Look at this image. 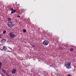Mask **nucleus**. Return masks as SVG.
Here are the masks:
<instances>
[{
    "mask_svg": "<svg viewBox=\"0 0 76 76\" xmlns=\"http://www.w3.org/2000/svg\"><path fill=\"white\" fill-rule=\"evenodd\" d=\"M7 19L8 21H11L12 19H11V18H7Z\"/></svg>",
    "mask_w": 76,
    "mask_h": 76,
    "instance_id": "obj_12",
    "label": "nucleus"
},
{
    "mask_svg": "<svg viewBox=\"0 0 76 76\" xmlns=\"http://www.w3.org/2000/svg\"><path fill=\"white\" fill-rule=\"evenodd\" d=\"M23 32L24 33H25L26 32V30L25 29H23Z\"/></svg>",
    "mask_w": 76,
    "mask_h": 76,
    "instance_id": "obj_11",
    "label": "nucleus"
},
{
    "mask_svg": "<svg viewBox=\"0 0 76 76\" xmlns=\"http://www.w3.org/2000/svg\"><path fill=\"white\" fill-rule=\"evenodd\" d=\"M17 17H18V18H20V15H18V16H17Z\"/></svg>",
    "mask_w": 76,
    "mask_h": 76,
    "instance_id": "obj_21",
    "label": "nucleus"
},
{
    "mask_svg": "<svg viewBox=\"0 0 76 76\" xmlns=\"http://www.w3.org/2000/svg\"><path fill=\"white\" fill-rule=\"evenodd\" d=\"M2 70L3 71V72H4V73H5V74H6V75H7V72H6V71H5V70L2 69Z\"/></svg>",
    "mask_w": 76,
    "mask_h": 76,
    "instance_id": "obj_8",
    "label": "nucleus"
},
{
    "mask_svg": "<svg viewBox=\"0 0 76 76\" xmlns=\"http://www.w3.org/2000/svg\"><path fill=\"white\" fill-rule=\"evenodd\" d=\"M18 4V5H19V4Z\"/></svg>",
    "mask_w": 76,
    "mask_h": 76,
    "instance_id": "obj_25",
    "label": "nucleus"
},
{
    "mask_svg": "<svg viewBox=\"0 0 76 76\" xmlns=\"http://www.w3.org/2000/svg\"><path fill=\"white\" fill-rule=\"evenodd\" d=\"M5 41H6V39H3L1 40V43H3Z\"/></svg>",
    "mask_w": 76,
    "mask_h": 76,
    "instance_id": "obj_7",
    "label": "nucleus"
},
{
    "mask_svg": "<svg viewBox=\"0 0 76 76\" xmlns=\"http://www.w3.org/2000/svg\"><path fill=\"white\" fill-rule=\"evenodd\" d=\"M20 11H23L24 10L23 9H20Z\"/></svg>",
    "mask_w": 76,
    "mask_h": 76,
    "instance_id": "obj_15",
    "label": "nucleus"
},
{
    "mask_svg": "<svg viewBox=\"0 0 76 76\" xmlns=\"http://www.w3.org/2000/svg\"><path fill=\"white\" fill-rule=\"evenodd\" d=\"M7 25L10 28H12V27H13L14 26V25L13 24V22L12 21L8 22L7 23Z\"/></svg>",
    "mask_w": 76,
    "mask_h": 76,
    "instance_id": "obj_3",
    "label": "nucleus"
},
{
    "mask_svg": "<svg viewBox=\"0 0 76 76\" xmlns=\"http://www.w3.org/2000/svg\"><path fill=\"white\" fill-rule=\"evenodd\" d=\"M64 47H67V46L66 45H64Z\"/></svg>",
    "mask_w": 76,
    "mask_h": 76,
    "instance_id": "obj_22",
    "label": "nucleus"
},
{
    "mask_svg": "<svg viewBox=\"0 0 76 76\" xmlns=\"http://www.w3.org/2000/svg\"><path fill=\"white\" fill-rule=\"evenodd\" d=\"M7 50V47L6 46H3L2 48V50L1 49V51L3 50V51H6Z\"/></svg>",
    "mask_w": 76,
    "mask_h": 76,
    "instance_id": "obj_5",
    "label": "nucleus"
},
{
    "mask_svg": "<svg viewBox=\"0 0 76 76\" xmlns=\"http://www.w3.org/2000/svg\"><path fill=\"white\" fill-rule=\"evenodd\" d=\"M16 12V10H13L11 12V13L13 14V13H14L15 12Z\"/></svg>",
    "mask_w": 76,
    "mask_h": 76,
    "instance_id": "obj_9",
    "label": "nucleus"
},
{
    "mask_svg": "<svg viewBox=\"0 0 76 76\" xmlns=\"http://www.w3.org/2000/svg\"><path fill=\"white\" fill-rule=\"evenodd\" d=\"M65 66L67 69H72L71 62H67L65 64Z\"/></svg>",
    "mask_w": 76,
    "mask_h": 76,
    "instance_id": "obj_1",
    "label": "nucleus"
},
{
    "mask_svg": "<svg viewBox=\"0 0 76 76\" xmlns=\"http://www.w3.org/2000/svg\"><path fill=\"white\" fill-rule=\"evenodd\" d=\"M73 50H74V49H73V48H71L69 50L70 51H73Z\"/></svg>",
    "mask_w": 76,
    "mask_h": 76,
    "instance_id": "obj_10",
    "label": "nucleus"
},
{
    "mask_svg": "<svg viewBox=\"0 0 76 76\" xmlns=\"http://www.w3.org/2000/svg\"><path fill=\"white\" fill-rule=\"evenodd\" d=\"M43 44L44 45H48V42L47 40H45L43 42Z\"/></svg>",
    "mask_w": 76,
    "mask_h": 76,
    "instance_id": "obj_4",
    "label": "nucleus"
},
{
    "mask_svg": "<svg viewBox=\"0 0 76 76\" xmlns=\"http://www.w3.org/2000/svg\"><path fill=\"white\" fill-rule=\"evenodd\" d=\"M16 69H13V70H12V74H15V73H16Z\"/></svg>",
    "mask_w": 76,
    "mask_h": 76,
    "instance_id": "obj_6",
    "label": "nucleus"
},
{
    "mask_svg": "<svg viewBox=\"0 0 76 76\" xmlns=\"http://www.w3.org/2000/svg\"><path fill=\"white\" fill-rule=\"evenodd\" d=\"M1 74V75H2V76H3V74Z\"/></svg>",
    "mask_w": 76,
    "mask_h": 76,
    "instance_id": "obj_23",
    "label": "nucleus"
},
{
    "mask_svg": "<svg viewBox=\"0 0 76 76\" xmlns=\"http://www.w3.org/2000/svg\"><path fill=\"white\" fill-rule=\"evenodd\" d=\"M2 35L1 34H0V38H1L2 37Z\"/></svg>",
    "mask_w": 76,
    "mask_h": 76,
    "instance_id": "obj_17",
    "label": "nucleus"
},
{
    "mask_svg": "<svg viewBox=\"0 0 76 76\" xmlns=\"http://www.w3.org/2000/svg\"><path fill=\"white\" fill-rule=\"evenodd\" d=\"M10 39H13V38L16 37V35L13 32H10Z\"/></svg>",
    "mask_w": 76,
    "mask_h": 76,
    "instance_id": "obj_2",
    "label": "nucleus"
},
{
    "mask_svg": "<svg viewBox=\"0 0 76 76\" xmlns=\"http://www.w3.org/2000/svg\"><path fill=\"white\" fill-rule=\"evenodd\" d=\"M6 33V30L4 31H3V34H5Z\"/></svg>",
    "mask_w": 76,
    "mask_h": 76,
    "instance_id": "obj_13",
    "label": "nucleus"
},
{
    "mask_svg": "<svg viewBox=\"0 0 76 76\" xmlns=\"http://www.w3.org/2000/svg\"><path fill=\"white\" fill-rule=\"evenodd\" d=\"M59 49L60 50H61L63 49V48H62L61 47H60L59 48Z\"/></svg>",
    "mask_w": 76,
    "mask_h": 76,
    "instance_id": "obj_14",
    "label": "nucleus"
},
{
    "mask_svg": "<svg viewBox=\"0 0 76 76\" xmlns=\"http://www.w3.org/2000/svg\"><path fill=\"white\" fill-rule=\"evenodd\" d=\"M1 68V66L0 65V69Z\"/></svg>",
    "mask_w": 76,
    "mask_h": 76,
    "instance_id": "obj_24",
    "label": "nucleus"
},
{
    "mask_svg": "<svg viewBox=\"0 0 76 76\" xmlns=\"http://www.w3.org/2000/svg\"><path fill=\"white\" fill-rule=\"evenodd\" d=\"M32 47H35V46H34V45H31Z\"/></svg>",
    "mask_w": 76,
    "mask_h": 76,
    "instance_id": "obj_20",
    "label": "nucleus"
},
{
    "mask_svg": "<svg viewBox=\"0 0 76 76\" xmlns=\"http://www.w3.org/2000/svg\"><path fill=\"white\" fill-rule=\"evenodd\" d=\"M10 10H11V11H13V8H11L10 9Z\"/></svg>",
    "mask_w": 76,
    "mask_h": 76,
    "instance_id": "obj_16",
    "label": "nucleus"
},
{
    "mask_svg": "<svg viewBox=\"0 0 76 76\" xmlns=\"http://www.w3.org/2000/svg\"><path fill=\"white\" fill-rule=\"evenodd\" d=\"M68 76H72L71 74H69L68 75Z\"/></svg>",
    "mask_w": 76,
    "mask_h": 76,
    "instance_id": "obj_18",
    "label": "nucleus"
},
{
    "mask_svg": "<svg viewBox=\"0 0 76 76\" xmlns=\"http://www.w3.org/2000/svg\"><path fill=\"white\" fill-rule=\"evenodd\" d=\"M1 64H2V63L0 61V66H1Z\"/></svg>",
    "mask_w": 76,
    "mask_h": 76,
    "instance_id": "obj_19",
    "label": "nucleus"
}]
</instances>
